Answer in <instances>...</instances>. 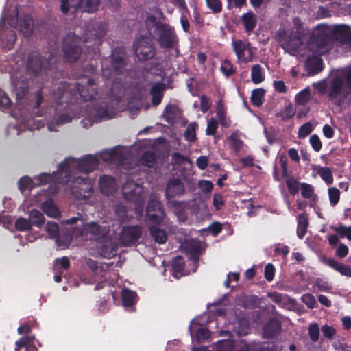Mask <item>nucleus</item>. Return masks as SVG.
Returning <instances> with one entry per match:
<instances>
[{
    "label": "nucleus",
    "instance_id": "1",
    "mask_svg": "<svg viewBox=\"0 0 351 351\" xmlns=\"http://www.w3.org/2000/svg\"><path fill=\"white\" fill-rule=\"evenodd\" d=\"M107 25L105 22L95 21L87 27L82 37L74 33H68L62 41V51L66 62L73 63L77 62L82 53V43H87L89 40H94V53L96 55L99 51L98 45H101V39L106 33Z\"/></svg>",
    "mask_w": 351,
    "mask_h": 351
},
{
    "label": "nucleus",
    "instance_id": "2",
    "mask_svg": "<svg viewBox=\"0 0 351 351\" xmlns=\"http://www.w3.org/2000/svg\"><path fill=\"white\" fill-rule=\"evenodd\" d=\"M97 95V86L93 78L83 82L69 84L61 82L52 88V95L57 104H72L76 101L77 96L86 101L93 100Z\"/></svg>",
    "mask_w": 351,
    "mask_h": 351
},
{
    "label": "nucleus",
    "instance_id": "3",
    "mask_svg": "<svg viewBox=\"0 0 351 351\" xmlns=\"http://www.w3.org/2000/svg\"><path fill=\"white\" fill-rule=\"evenodd\" d=\"M145 25L150 36L162 49H175L178 51L179 38L173 26L158 21L154 15L146 17Z\"/></svg>",
    "mask_w": 351,
    "mask_h": 351
},
{
    "label": "nucleus",
    "instance_id": "4",
    "mask_svg": "<svg viewBox=\"0 0 351 351\" xmlns=\"http://www.w3.org/2000/svg\"><path fill=\"white\" fill-rule=\"evenodd\" d=\"M326 94L328 100L337 106L345 104L351 95V67L341 75H336L330 80Z\"/></svg>",
    "mask_w": 351,
    "mask_h": 351
},
{
    "label": "nucleus",
    "instance_id": "5",
    "mask_svg": "<svg viewBox=\"0 0 351 351\" xmlns=\"http://www.w3.org/2000/svg\"><path fill=\"white\" fill-rule=\"evenodd\" d=\"M99 163V159L93 155H87L81 159L67 158L60 164V173L64 175V177L58 178V182L68 184L71 180V171L74 168L77 169L80 172L84 173L87 176L88 173L97 168Z\"/></svg>",
    "mask_w": 351,
    "mask_h": 351
},
{
    "label": "nucleus",
    "instance_id": "6",
    "mask_svg": "<svg viewBox=\"0 0 351 351\" xmlns=\"http://www.w3.org/2000/svg\"><path fill=\"white\" fill-rule=\"evenodd\" d=\"M57 56L53 51L40 53L38 51L30 52L27 58V69L31 75L38 76L42 73L56 67Z\"/></svg>",
    "mask_w": 351,
    "mask_h": 351
},
{
    "label": "nucleus",
    "instance_id": "7",
    "mask_svg": "<svg viewBox=\"0 0 351 351\" xmlns=\"http://www.w3.org/2000/svg\"><path fill=\"white\" fill-rule=\"evenodd\" d=\"M293 28L289 34L285 30L278 34L279 40L282 43L284 47L289 49H295L300 46L305 34L303 23L299 17L293 19Z\"/></svg>",
    "mask_w": 351,
    "mask_h": 351
},
{
    "label": "nucleus",
    "instance_id": "8",
    "mask_svg": "<svg viewBox=\"0 0 351 351\" xmlns=\"http://www.w3.org/2000/svg\"><path fill=\"white\" fill-rule=\"evenodd\" d=\"M333 42L330 33V27H317L316 32L311 36L310 45L321 54L328 51L332 47Z\"/></svg>",
    "mask_w": 351,
    "mask_h": 351
},
{
    "label": "nucleus",
    "instance_id": "9",
    "mask_svg": "<svg viewBox=\"0 0 351 351\" xmlns=\"http://www.w3.org/2000/svg\"><path fill=\"white\" fill-rule=\"evenodd\" d=\"M185 193L184 184L180 178H173L167 182L165 189V197L169 204L176 208H183L186 206L184 201L173 199L175 197H180Z\"/></svg>",
    "mask_w": 351,
    "mask_h": 351
},
{
    "label": "nucleus",
    "instance_id": "10",
    "mask_svg": "<svg viewBox=\"0 0 351 351\" xmlns=\"http://www.w3.org/2000/svg\"><path fill=\"white\" fill-rule=\"evenodd\" d=\"M71 193L77 199H89L93 193L91 181L88 176H77L70 186Z\"/></svg>",
    "mask_w": 351,
    "mask_h": 351
},
{
    "label": "nucleus",
    "instance_id": "11",
    "mask_svg": "<svg viewBox=\"0 0 351 351\" xmlns=\"http://www.w3.org/2000/svg\"><path fill=\"white\" fill-rule=\"evenodd\" d=\"M134 53L141 62L151 60L156 56V49L152 40L143 36L137 38L133 43Z\"/></svg>",
    "mask_w": 351,
    "mask_h": 351
},
{
    "label": "nucleus",
    "instance_id": "12",
    "mask_svg": "<svg viewBox=\"0 0 351 351\" xmlns=\"http://www.w3.org/2000/svg\"><path fill=\"white\" fill-rule=\"evenodd\" d=\"M165 210L160 201L155 196H151L147 202L145 219L151 223L159 225L162 223L165 218Z\"/></svg>",
    "mask_w": 351,
    "mask_h": 351
},
{
    "label": "nucleus",
    "instance_id": "13",
    "mask_svg": "<svg viewBox=\"0 0 351 351\" xmlns=\"http://www.w3.org/2000/svg\"><path fill=\"white\" fill-rule=\"evenodd\" d=\"M231 45L238 62L247 64L252 62L254 53L248 40L232 39Z\"/></svg>",
    "mask_w": 351,
    "mask_h": 351
},
{
    "label": "nucleus",
    "instance_id": "14",
    "mask_svg": "<svg viewBox=\"0 0 351 351\" xmlns=\"http://www.w3.org/2000/svg\"><path fill=\"white\" fill-rule=\"evenodd\" d=\"M127 65L126 53L123 47H115L110 55V73L115 75L123 73Z\"/></svg>",
    "mask_w": 351,
    "mask_h": 351
},
{
    "label": "nucleus",
    "instance_id": "15",
    "mask_svg": "<svg viewBox=\"0 0 351 351\" xmlns=\"http://www.w3.org/2000/svg\"><path fill=\"white\" fill-rule=\"evenodd\" d=\"M141 234L142 229L140 226H124L119 234V241L123 246H131L137 242Z\"/></svg>",
    "mask_w": 351,
    "mask_h": 351
},
{
    "label": "nucleus",
    "instance_id": "16",
    "mask_svg": "<svg viewBox=\"0 0 351 351\" xmlns=\"http://www.w3.org/2000/svg\"><path fill=\"white\" fill-rule=\"evenodd\" d=\"M330 33L332 40L342 44L351 43V30L348 25H341L330 28Z\"/></svg>",
    "mask_w": 351,
    "mask_h": 351
},
{
    "label": "nucleus",
    "instance_id": "17",
    "mask_svg": "<svg viewBox=\"0 0 351 351\" xmlns=\"http://www.w3.org/2000/svg\"><path fill=\"white\" fill-rule=\"evenodd\" d=\"M281 330V322L276 318H271L263 327V335L265 338H274Z\"/></svg>",
    "mask_w": 351,
    "mask_h": 351
},
{
    "label": "nucleus",
    "instance_id": "18",
    "mask_svg": "<svg viewBox=\"0 0 351 351\" xmlns=\"http://www.w3.org/2000/svg\"><path fill=\"white\" fill-rule=\"evenodd\" d=\"M16 32L12 29H8L5 32L0 29V45L5 50H10L16 41Z\"/></svg>",
    "mask_w": 351,
    "mask_h": 351
},
{
    "label": "nucleus",
    "instance_id": "19",
    "mask_svg": "<svg viewBox=\"0 0 351 351\" xmlns=\"http://www.w3.org/2000/svg\"><path fill=\"white\" fill-rule=\"evenodd\" d=\"M184 250L190 258L197 261L201 253L202 245L199 241L191 239L186 241L184 244Z\"/></svg>",
    "mask_w": 351,
    "mask_h": 351
},
{
    "label": "nucleus",
    "instance_id": "20",
    "mask_svg": "<svg viewBox=\"0 0 351 351\" xmlns=\"http://www.w3.org/2000/svg\"><path fill=\"white\" fill-rule=\"evenodd\" d=\"M20 30L25 37L32 36L34 30V20L32 16L27 14L20 19Z\"/></svg>",
    "mask_w": 351,
    "mask_h": 351
},
{
    "label": "nucleus",
    "instance_id": "21",
    "mask_svg": "<svg viewBox=\"0 0 351 351\" xmlns=\"http://www.w3.org/2000/svg\"><path fill=\"white\" fill-rule=\"evenodd\" d=\"M305 66L309 75H316L322 70V60L317 56H313L306 60Z\"/></svg>",
    "mask_w": 351,
    "mask_h": 351
},
{
    "label": "nucleus",
    "instance_id": "22",
    "mask_svg": "<svg viewBox=\"0 0 351 351\" xmlns=\"http://www.w3.org/2000/svg\"><path fill=\"white\" fill-rule=\"evenodd\" d=\"M165 90V85L162 82L155 83L149 90L152 95V104L153 106L159 105L163 98V91Z\"/></svg>",
    "mask_w": 351,
    "mask_h": 351
},
{
    "label": "nucleus",
    "instance_id": "23",
    "mask_svg": "<svg viewBox=\"0 0 351 351\" xmlns=\"http://www.w3.org/2000/svg\"><path fill=\"white\" fill-rule=\"evenodd\" d=\"M60 177H64V175H62V173H60L59 164L58 169L57 171H54L53 174H50L48 173H42L38 176L37 180L38 182L39 185L49 184L52 182H56L60 184L66 185V184H63L58 182V178H59Z\"/></svg>",
    "mask_w": 351,
    "mask_h": 351
},
{
    "label": "nucleus",
    "instance_id": "24",
    "mask_svg": "<svg viewBox=\"0 0 351 351\" xmlns=\"http://www.w3.org/2000/svg\"><path fill=\"white\" fill-rule=\"evenodd\" d=\"M325 263L333 269L339 272L341 275L351 277V267L344 265L334 258H330L325 261Z\"/></svg>",
    "mask_w": 351,
    "mask_h": 351
},
{
    "label": "nucleus",
    "instance_id": "25",
    "mask_svg": "<svg viewBox=\"0 0 351 351\" xmlns=\"http://www.w3.org/2000/svg\"><path fill=\"white\" fill-rule=\"evenodd\" d=\"M118 246L115 243L107 241L99 248L100 255L105 258H112L117 254Z\"/></svg>",
    "mask_w": 351,
    "mask_h": 351
},
{
    "label": "nucleus",
    "instance_id": "26",
    "mask_svg": "<svg viewBox=\"0 0 351 351\" xmlns=\"http://www.w3.org/2000/svg\"><path fill=\"white\" fill-rule=\"evenodd\" d=\"M99 185L101 192L108 195L114 189V179L112 176H102L99 180Z\"/></svg>",
    "mask_w": 351,
    "mask_h": 351
},
{
    "label": "nucleus",
    "instance_id": "27",
    "mask_svg": "<svg viewBox=\"0 0 351 351\" xmlns=\"http://www.w3.org/2000/svg\"><path fill=\"white\" fill-rule=\"evenodd\" d=\"M238 351H276V349L274 345L253 342L245 343Z\"/></svg>",
    "mask_w": 351,
    "mask_h": 351
},
{
    "label": "nucleus",
    "instance_id": "28",
    "mask_svg": "<svg viewBox=\"0 0 351 351\" xmlns=\"http://www.w3.org/2000/svg\"><path fill=\"white\" fill-rule=\"evenodd\" d=\"M149 233L154 241L159 244H164L167 240V233L165 229L151 226L149 228Z\"/></svg>",
    "mask_w": 351,
    "mask_h": 351
},
{
    "label": "nucleus",
    "instance_id": "29",
    "mask_svg": "<svg viewBox=\"0 0 351 351\" xmlns=\"http://www.w3.org/2000/svg\"><path fill=\"white\" fill-rule=\"evenodd\" d=\"M41 208L43 212L49 217L57 218L60 216V213L52 199H48L43 202Z\"/></svg>",
    "mask_w": 351,
    "mask_h": 351
},
{
    "label": "nucleus",
    "instance_id": "30",
    "mask_svg": "<svg viewBox=\"0 0 351 351\" xmlns=\"http://www.w3.org/2000/svg\"><path fill=\"white\" fill-rule=\"evenodd\" d=\"M137 295L134 291L124 289L121 293V300L123 306L125 307L133 306L137 301Z\"/></svg>",
    "mask_w": 351,
    "mask_h": 351
},
{
    "label": "nucleus",
    "instance_id": "31",
    "mask_svg": "<svg viewBox=\"0 0 351 351\" xmlns=\"http://www.w3.org/2000/svg\"><path fill=\"white\" fill-rule=\"evenodd\" d=\"M308 226L307 215L305 213H301L298 217L297 236L299 239H302L306 233Z\"/></svg>",
    "mask_w": 351,
    "mask_h": 351
},
{
    "label": "nucleus",
    "instance_id": "32",
    "mask_svg": "<svg viewBox=\"0 0 351 351\" xmlns=\"http://www.w3.org/2000/svg\"><path fill=\"white\" fill-rule=\"evenodd\" d=\"M242 21L246 32L250 34L256 26V16L252 12H247L243 14Z\"/></svg>",
    "mask_w": 351,
    "mask_h": 351
},
{
    "label": "nucleus",
    "instance_id": "33",
    "mask_svg": "<svg viewBox=\"0 0 351 351\" xmlns=\"http://www.w3.org/2000/svg\"><path fill=\"white\" fill-rule=\"evenodd\" d=\"M29 221H31L32 227L41 228L45 223V217L39 210L33 209L29 213Z\"/></svg>",
    "mask_w": 351,
    "mask_h": 351
},
{
    "label": "nucleus",
    "instance_id": "34",
    "mask_svg": "<svg viewBox=\"0 0 351 351\" xmlns=\"http://www.w3.org/2000/svg\"><path fill=\"white\" fill-rule=\"evenodd\" d=\"M251 80L254 84H258L265 80V73L260 64H256L252 66Z\"/></svg>",
    "mask_w": 351,
    "mask_h": 351
},
{
    "label": "nucleus",
    "instance_id": "35",
    "mask_svg": "<svg viewBox=\"0 0 351 351\" xmlns=\"http://www.w3.org/2000/svg\"><path fill=\"white\" fill-rule=\"evenodd\" d=\"M265 90L263 88L254 89L251 93L250 101L253 106L260 107L264 101Z\"/></svg>",
    "mask_w": 351,
    "mask_h": 351
},
{
    "label": "nucleus",
    "instance_id": "36",
    "mask_svg": "<svg viewBox=\"0 0 351 351\" xmlns=\"http://www.w3.org/2000/svg\"><path fill=\"white\" fill-rule=\"evenodd\" d=\"M216 114L221 125L225 128L230 126V122L226 119V109L222 100H219L216 105Z\"/></svg>",
    "mask_w": 351,
    "mask_h": 351
},
{
    "label": "nucleus",
    "instance_id": "37",
    "mask_svg": "<svg viewBox=\"0 0 351 351\" xmlns=\"http://www.w3.org/2000/svg\"><path fill=\"white\" fill-rule=\"evenodd\" d=\"M197 128L198 125L196 122L189 124L184 134V139L189 142H194L196 141V130Z\"/></svg>",
    "mask_w": 351,
    "mask_h": 351
},
{
    "label": "nucleus",
    "instance_id": "38",
    "mask_svg": "<svg viewBox=\"0 0 351 351\" xmlns=\"http://www.w3.org/2000/svg\"><path fill=\"white\" fill-rule=\"evenodd\" d=\"M140 161L143 165L152 167L156 162V155L152 151H146L141 155Z\"/></svg>",
    "mask_w": 351,
    "mask_h": 351
},
{
    "label": "nucleus",
    "instance_id": "39",
    "mask_svg": "<svg viewBox=\"0 0 351 351\" xmlns=\"http://www.w3.org/2000/svg\"><path fill=\"white\" fill-rule=\"evenodd\" d=\"M70 261L67 256L56 258L53 261V267L56 272H60L62 270H67L70 267Z\"/></svg>",
    "mask_w": 351,
    "mask_h": 351
},
{
    "label": "nucleus",
    "instance_id": "40",
    "mask_svg": "<svg viewBox=\"0 0 351 351\" xmlns=\"http://www.w3.org/2000/svg\"><path fill=\"white\" fill-rule=\"evenodd\" d=\"M100 4V0H82L81 6L84 11L88 13L96 12Z\"/></svg>",
    "mask_w": 351,
    "mask_h": 351
},
{
    "label": "nucleus",
    "instance_id": "41",
    "mask_svg": "<svg viewBox=\"0 0 351 351\" xmlns=\"http://www.w3.org/2000/svg\"><path fill=\"white\" fill-rule=\"evenodd\" d=\"M331 228L339 237L347 238L349 241H351V226L346 227L343 224H339V226H332Z\"/></svg>",
    "mask_w": 351,
    "mask_h": 351
},
{
    "label": "nucleus",
    "instance_id": "42",
    "mask_svg": "<svg viewBox=\"0 0 351 351\" xmlns=\"http://www.w3.org/2000/svg\"><path fill=\"white\" fill-rule=\"evenodd\" d=\"M295 111L291 104L287 105L283 110L276 114L277 117H280L283 121H287L295 115Z\"/></svg>",
    "mask_w": 351,
    "mask_h": 351
},
{
    "label": "nucleus",
    "instance_id": "43",
    "mask_svg": "<svg viewBox=\"0 0 351 351\" xmlns=\"http://www.w3.org/2000/svg\"><path fill=\"white\" fill-rule=\"evenodd\" d=\"M15 228L20 232L30 231L32 230L31 221L24 217L18 218L14 223Z\"/></svg>",
    "mask_w": 351,
    "mask_h": 351
},
{
    "label": "nucleus",
    "instance_id": "44",
    "mask_svg": "<svg viewBox=\"0 0 351 351\" xmlns=\"http://www.w3.org/2000/svg\"><path fill=\"white\" fill-rule=\"evenodd\" d=\"M45 230L50 239H56L59 236V226L56 222L48 221L45 226Z\"/></svg>",
    "mask_w": 351,
    "mask_h": 351
},
{
    "label": "nucleus",
    "instance_id": "45",
    "mask_svg": "<svg viewBox=\"0 0 351 351\" xmlns=\"http://www.w3.org/2000/svg\"><path fill=\"white\" fill-rule=\"evenodd\" d=\"M172 271L174 274H179L183 271L185 263L181 256H177L172 261Z\"/></svg>",
    "mask_w": 351,
    "mask_h": 351
},
{
    "label": "nucleus",
    "instance_id": "46",
    "mask_svg": "<svg viewBox=\"0 0 351 351\" xmlns=\"http://www.w3.org/2000/svg\"><path fill=\"white\" fill-rule=\"evenodd\" d=\"M310 90L308 88L299 92L295 97V101L298 104L305 105L309 100Z\"/></svg>",
    "mask_w": 351,
    "mask_h": 351
},
{
    "label": "nucleus",
    "instance_id": "47",
    "mask_svg": "<svg viewBox=\"0 0 351 351\" xmlns=\"http://www.w3.org/2000/svg\"><path fill=\"white\" fill-rule=\"evenodd\" d=\"M288 191L291 195H295L300 190L299 182L293 177L288 178L286 180Z\"/></svg>",
    "mask_w": 351,
    "mask_h": 351
},
{
    "label": "nucleus",
    "instance_id": "48",
    "mask_svg": "<svg viewBox=\"0 0 351 351\" xmlns=\"http://www.w3.org/2000/svg\"><path fill=\"white\" fill-rule=\"evenodd\" d=\"M220 70L226 77H229L236 73L235 67L230 63V60L228 59H226L223 62L220 67Z\"/></svg>",
    "mask_w": 351,
    "mask_h": 351
},
{
    "label": "nucleus",
    "instance_id": "49",
    "mask_svg": "<svg viewBox=\"0 0 351 351\" xmlns=\"http://www.w3.org/2000/svg\"><path fill=\"white\" fill-rule=\"evenodd\" d=\"M206 3L213 14H219L222 11L221 0H206Z\"/></svg>",
    "mask_w": 351,
    "mask_h": 351
},
{
    "label": "nucleus",
    "instance_id": "50",
    "mask_svg": "<svg viewBox=\"0 0 351 351\" xmlns=\"http://www.w3.org/2000/svg\"><path fill=\"white\" fill-rule=\"evenodd\" d=\"M239 326L237 327L236 332L239 336H245L247 335L250 331V327L249 322L246 319H240L239 321Z\"/></svg>",
    "mask_w": 351,
    "mask_h": 351
},
{
    "label": "nucleus",
    "instance_id": "51",
    "mask_svg": "<svg viewBox=\"0 0 351 351\" xmlns=\"http://www.w3.org/2000/svg\"><path fill=\"white\" fill-rule=\"evenodd\" d=\"M328 196L330 204L332 206H336L340 198V191L338 189L335 187H332L328 189Z\"/></svg>",
    "mask_w": 351,
    "mask_h": 351
},
{
    "label": "nucleus",
    "instance_id": "52",
    "mask_svg": "<svg viewBox=\"0 0 351 351\" xmlns=\"http://www.w3.org/2000/svg\"><path fill=\"white\" fill-rule=\"evenodd\" d=\"M322 179L327 184H330L333 182V177L331 170L328 167H322L319 171Z\"/></svg>",
    "mask_w": 351,
    "mask_h": 351
},
{
    "label": "nucleus",
    "instance_id": "53",
    "mask_svg": "<svg viewBox=\"0 0 351 351\" xmlns=\"http://www.w3.org/2000/svg\"><path fill=\"white\" fill-rule=\"evenodd\" d=\"M308 335L312 341L316 342L319 339V329L317 323H313L309 325Z\"/></svg>",
    "mask_w": 351,
    "mask_h": 351
},
{
    "label": "nucleus",
    "instance_id": "54",
    "mask_svg": "<svg viewBox=\"0 0 351 351\" xmlns=\"http://www.w3.org/2000/svg\"><path fill=\"white\" fill-rule=\"evenodd\" d=\"M32 181L28 176H23L18 181L19 190L23 193L28 189H32Z\"/></svg>",
    "mask_w": 351,
    "mask_h": 351
},
{
    "label": "nucleus",
    "instance_id": "55",
    "mask_svg": "<svg viewBox=\"0 0 351 351\" xmlns=\"http://www.w3.org/2000/svg\"><path fill=\"white\" fill-rule=\"evenodd\" d=\"M313 130L312 124L309 122L306 123L301 125L298 130V137L299 138H304L307 136Z\"/></svg>",
    "mask_w": 351,
    "mask_h": 351
},
{
    "label": "nucleus",
    "instance_id": "56",
    "mask_svg": "<svg viewBox=\"0 0 351 351\" xmlns=\"http://www.w3.org/2000/svg\"><path fill=\"white\" fill-rule=\"evenodd\" d=\"M313 187L307 183H302L301 184V195L303 198L309 199L313 195Z\"/></svg>",
    "mask_w": 351,
    "mask_h": 351
},
{
    "label": "nucleus",
    "instance_id": "57",
    "mask_svg": "<svg viewBox=\"0 0 351 351\" xmlns=\"http://www.w3.org/2000/svg\"><path fill=\"white\" fill-rule=\"evenodd\" d=\"M218 128L217 121L212 117L208 121L207 128L206 130V134L208 136H213L215 134L216 130Z\"/></svg>",
    "mask_w": 351,
    "mask_h": 351
},
{
    "label": "nucleus",
    "instance_id": "58",
    "mask_svg": "<svg viewBox=\"0 0 351 351\" xmlns=\"http://www.w3.org/2000/svg\"><path fill=\"white\" fill-rule=\"evenodd\" d=\"M213 204L216 210H220L225 204L224 196L220 193H215L213 195Z\"/></svg>",
    "mask_w": 351,
    "mask_h": 351
},
{
    "label": "nucleus",
    "instance_id": "59",
    "mask_svg": "<svg viewBox=\"0 0 351 351\" xmlns=\"http://www.w3.org/2000/svg\"><path fill=\"white\" fill-rule=\"evenodd\" d=\"M87 230L92 234L95 239L100 238L101 235V226L97 223L91 222L87 225Z\"/></svg>",
    "mask_w": 351,
    "mask_h": 351
},
{
    "label": "nucleus",
    "instance_id": "60",
    "mask_svg": "<svg viewBox=\"0 0 351 351\" xmlns=\"http://www.w3.org/2000/svg\"><path fill=\"white\" fill-rule=\"evenodd\" d=\"M275 267L273 264L267 263L265 267L264 276L268 282H271L275 276Z\"/></svg>",
    "mask_w": 351,
    "mask_h": 351
},
{
    "label": "nucleus",
    "instance_id": "61",
    "mask_svg": "<svg viewBox=\"0 0 351 351\" xmlns=\"http://www.w3.org/2000/svg\"><path fill=\"white\" fill-rule=\"evenodd\" d=\"M210 337V331L205 328H200L196 332L197 341L199 343L203 342Z\"/></svg>",
    "mask_w": 351,
    "mask_h": 351
},
{
    "label": "nucleus",
    "instance_id": "62",
    "mask_svg": "<svg viewBox=\"0 0 351 351\" xmlns=\"http://www.w3.org/2000/svg\"><path fill=\"white\" fill-rule=\"evenodd\" d=\"M302 300L309 308H314L317 306L316 300L311 293L304 294L302 297Z\"/></svg>",
    "mask_w": 351,
    "mask_h": 351
},
{
    "label": "nucleus",
    "instance_id": "63",
    "mask_svg": "<svg viewBox=\"0 0 351 351\" xmlns=\"http://www.w3.org/2000/svg\"><path fill=\"white\" fill-rule=\"evenodd\" d=\"M198 186L203 193H210L213 188V184L210 180H202L198 182Z\"/></svg>",
    "mask_w": 351,
    "mask_h": 351
},
{
    "label": "nucleus",
    "instance_id": "64",
    "mask_svg": "<svg viewBox=\"0 0 351 351\" xmlns=\"http://www.w3.org/2000/svg\"><path fill=\"white\" fill-rule=\"evenodd\" d=\"M171 160L172 164L174 165H181L188 161L189 159L179 152H173L171 154Z\"/></svg>",
    "mask_w": 351,
    "mask_h": 351
}]
</instances>
